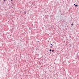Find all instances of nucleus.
Here are the masks:
<instances>
[{"mask_svg":"<svg viewBox=\"0 0 79 79\" xmlns=\"http://www.w3.org/2000/svg\"><path fill=\"white\" fill-rule=\"evenodd\" d=\"M49 51L50 52H51V51H52V49H50Z\"/></svg>","mask_w":79,"mask_h":79,"instance_id":"f257e3e1","label":"nucleus"},{"mask_svg":"<svg viewBox=\"0 0 79 79\" xmlns=\"http://www.w3.org/2000/svg\"><path fill=\"white\" fill-rule=\"evenodd\" d=\"M11 1H13V0H11Z\"/></svg>","mask_w":79,"mask_h":79,"instance_id":"6e6552de","label":"nucleus"},{"mask_svg":"<svg viewBox=\"0 0 79 79\" xmlns=\"http://www.w3.org/2000/svg\"><path fill=\"white\" fill-rule=\"evenodd\" d=\"M50 47H51V48H52L53 47H52V46H51Z\"/></svg>","mask_w":79,"mask_h":79,"instance_id":"39448f33","label":"nucleus"},{"mask_svg":"<svg viewBox=\"0 0 79 79\" xmlns=\"http://www.w3.org/2000/svg\"><path fill=\"white\" fill-rule=\"evenodd\" d=\"M50 53H52V52H50Z\"/></svg>","mask_w":79,"mask_h":79,"instance_id":"1a4fd4ad","label":"nucleus"},{"mask_svg":"<svg viewBox=\"0 0 79 79\" xmlns=\"http://www.w3.org/2000/svg\"><path fill=\"white\" fill-rule=\"evenodd\" d=\"M74 5H75V4H74Z\"/></svg>","mask_w":79,"mask_h":79,"instance_id":"0eeeda50","label":"nucleus"},{"mask_svg":"<svg viewBox=\"0 0 79 79\" xmlns=\"http://www.w3.org/2000/svg\"><path fill=\"white\" fill-rule=\"evenodd\" d=\"M52 52H54V50H52Z\"/></svg>","mask_w":79,"mask_h":79,"instance_id":"423d86ee","label":"nucleus"},{"mask_svg":"<svg viewBox=\"0 0 79 79\" xmlns=\"http://www.w3.org/2000/svg\"><path fill=\"white\" fill-rule=\"evenodd\" d=\"M73 23H72V24H71V26H73Z\"/></svg>","mask_w":79,"mask_h":79,"instance_id":"7ed1b4c3","label":"nucleus"},{"mask_svg":"<svg viewBox=\"0 0 79 79\" xmlns=\"http://www.w3.org/2000/svg\"><path fill=\"white\" fill-rule=\"evenodd\" d=\"M51 45H52V46H53V45H52V44H51Z\"/></svg>","mask_w":79,"mask_h":79,"instance_id":"20e7f679","label":"nucleus"},{"mask_svg":"<svg viewBox=\"0 0 79 79\" xmlns=\"http://www.w3.org/2000/svg\"><path fill=\"white\" fill-rule=\"evenodd\" d=\"M75 6H77V5H75Z\"/></svg>","mask_w":79,"mask_h":79,"instance_id":"f03ea898","label":"nucleus"},{"mask_svg":"<svg viewBox=\"0 0 79 79\" xmlns=\"http://www.w3.org/2000/svg\"><path fill=\"white\" fill-rule=\"evenodd\" d=\"M4 1H6V0H4Z\"/></svg>","mask_w":79,"mask_h":79,"instance_id":"9d476101","label":"nucleus"}]
</instances>
